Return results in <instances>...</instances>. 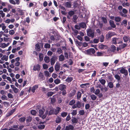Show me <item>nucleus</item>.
Returning <instances> with one entry per match:
<instances>
[{"label":"nucleus","mask_w":130,"mask_h":130,"mask_svg":"<svg viewBox=\"0 0 130 130\" xmlns=\"http://www.w3.org/2000/svg\"><path fill=\"white\" fill-rule=\"evenodd\" d=\"M86 31L87 34L88 36L92 38H93L94 37V31L93 29L91 28H89L87 29Z\"/></svg>","instance_id":"nucleus-1"},{"label":"nucleus","mask_w":130,"mask_h":130,"mask_svg":"<svg viewBox=\"0 0 130 130\" xmlns=\"http://www.w3.org/2000/svg\"><path fill=\"white\" fill-rule=\"evenodd\" d=\"M44 109L43 108H42L41 109L39 110V113L40 116L43 119L45 118L48 113V111L46 110L45 113L44 114Z\"/></svg>","instance_id":"nucleus-2"},{"label":"nucleus","mask_w":130,"mask_h":130,"mask_svg":"<svg viewBox=\"0 0 130 130\" xmlns=\"http://www.w3.org/2000/svg\"><path fill=\"white\" fill-rule=\"evenodd\" d=\"M83 53L86 54L90 55L94 54L95 51L93 48H91L87 50H85L83 51Z\"/></svg>","instance_id":"nucleus-3"},{"label":"nucleus","mask_w":130,"mask_h":130,"mask_svg":"<svg viewBox=\"0 0 130 130\" xmlns=\"http://www.w3.org/2000/svg\"><path fill=\"white\" fill-rule=\"evenodd\" d=\"M8 56L4 55L0 59V63H3L5 61H7L8 60Z\"/></svg>","instance_id":"nucleus-4"},{"label":"nucleus","mask_w":130,"mask_h":130,"mask_svg":"<svg viewBox=\"0 0 130 130\" xmlns=\"http://www.w3.org/2000/svg\"><path fill=\"white\" fill-rule=\"evenodd\" d=\"M112 44H116L117 43H121L122 42L120 41V39L119 38H115L112 39Z\"/></svg>","instance_id":"nucleus-5"},{"label":"nucleus","mask_w":130,"mask_h":130,"mask_svg":"<svg viewBox=\"0 0 130 130\" xmlns=\"http://www.w3.org/2000/svg\"><path fill=\"white\" fill-rule=\"evenodd\" d=\"M57 58L56 56H53L52 58L51 59V63L52 65H53L55 62V61L57 59Z\"/></svg>","instance_id":"nucleus-6"},{"label":"nucleus","mask_w":130,"mask_h":130,"mask_svg":"<svg viewBox=\"0 0 130 130\" xmlns=\"http://www.w3.org/2000/svg\"><path fill=\"white\" fill-rule=\"evenodd\" d=\"M1 27L2 28V30L4 31V32L8 33V29L6 28V26L4 23H2V25Z\"/></svg>","instance_id":"nucleus-7"},{"label":"nucleus","mask_w":130,"mask_h":130,"mask_svg":"<svg viewBox=\"0 0 130 130\" xmlns=\"http://www.w3.org/2000/svg\"><path fill=\"white\" fill-rule=\"evenodd\" d=\"M120 71L121 73L124 74L125 76H126L128 74L127 70L124 68H122L120 69Z\"/></svg>","instance_id":"nucleus-8"},{"label":"nucleus","mask_w":130,"mask_h":130,"mask_svg":"<svg viewBox=\"0 0 130 130\" xmlns=\"http://www.w3.org/2000/svg\"><path fill=\"white\" fill-rule=\"evenodd\" d=\"M38 77L40 81H42L44 80L45 79V77L44 76L43 74L40 72L39 73L38 75Z\"/></svg>","instance_id":"nucleus-9"},{"label":"nucleus","mask_w":130,"mask_h":130,"mask_svg":"<svg viewBox=\"0 0 130 130\" xmlns=\"http://www.w3.org/2000/svg\"><path fill=\"white\" fill-rule=\"evenodd\" d=\"M66 85L63 84H60L59 86V88L61 91L63 90L66 88Z\"/></svg>","instance_id":"nucleus-10"},{"label":"nucleus","mask_w":130,"mask_h":130,"mask_svg":"<svg viewBox=\"0 0 130 130\" xmlns=\"http://www.w3.org/2000/svg\"><path fill=\"white\" fill-rule=\"evenodd\" d=\"M115 34V33L113 32H109L106 35V37L108 39L110 38L112 36L114 35Z\"/></svg>","instance_id":"nucleus-11"},{"label":"nucleus","mask_w":130,"mask_h":130,"mask_svg":"<svg viewBox=\"0 0 130 130\" xmlns=\"http://www.w3.org/2000/svg\"><path fill=\"white\" fill-rule=\"evenodd\" d=\"M38 85H36L33 86L31 90L33 93L35 92V90L38 89Z\"/></svg>","instance_id":"nucleus-12"},{"label":"nucleus","mask_w":130,"mask_h":130,"mask_svg":"<svg viewBox=\"0 0 130 130\" xmlns=\"http://www.w3.org/2000/svg\"><path fill=\"white\" fill-rule=\"evenodd\" d=\"M60 64L59 63H57L55 64V69L56 71H58L60 68Z\"/></svg>","instance_id":"nucleus-13"},{"label":"nucleus","mask_w":130,"mask_h":130,"mask_svg":"<svg viewBox=\"0 0 130 130\" xmlns=\"http://www.w3.org/2000/svg\"><path fill=\"white\" fill-rule=\"evenodd\" d=\"M74 127L71 125H69L66 126L65 130H72L73 129Z\"/></svg>","instance_id":"nucleus-14"},{"label":"nucleus","mask_w":130,"mask_h":130,"mask_svg":"<svg viewBox=\"0 0 130 130\" xmlns=\"http://www.w3.org/2000/svg\"><path fill=\"white\" fill-rule=\"evenodd\" d=\"M64 5L67 7L70 8L71 6V3L69 2H66L64 4Z\"/></svg>","instance_id":"nucleus-15"},{"label":"nucleus","mask_w":130,"mask_h":130,"mask_svg":"<svg viewBox=\"0 0 130 130\" xmlns=\"http://www.w3.org/2000/svg\"><path fill=\"white\" fill-rule=\"evenodd\" d=\"M40 65L38 64H37L35 65L34 66L33 70L35 71H38L40 70Z\"/></svg>","instance_id":"nucleus-16"},{"label":"nucleus","mask_w":130,"mask_h":130,"mask_svg":"<svg viewBox=\"0 0 130 130\" xmlns=\"http://www.w3.org/2000/svg\"><path fill=\"white\" fill-rule=\"evenodd\" d=\"M10 43L8 42L7 43H2V48H5L7 47L9 44Z\"/></svg>","instance_id":"nucleus-17"},{"label":"nucleus","mask_w":130,"mask_h":130,"mask_svg":"<svg viewBox=\"0 0 130 130\" xmlns=\"http://www.w3.org/2000/svg\"><path fill=\"white\" fill-rule=\"evenodd\" d=\"M99 47L101 49H104L107 48V46L106 45L101 44L99 45Z\"/></svg>","instance_id":"nucleus-18"},{"label":"nucleus","mask_w":130,"mask_h":130,"mask_svg":"<svg viewBox=\"0 0 130 130\" xmlns=\"http://www.w3.org/2000/svg\"><path fill=\"white\" fill-rule=\"evenodd\" d=\"M64 59V56L62 54H61L59 56V60L60 61H62Z\"/></svg>","instance_id":"nucleus-19"},{"label":"nucleus","mask_w":130,"mask_h":130,"mask_svg":"<svg viewBox=\"0 0 130 130\" xmlns=\"http://www.w3.org/2000/svg\"><path fill=\"white\" fill-rule=\"evenodd\" d=\"M60 107H57L55 110H54V114L55 115L57 114L60 111Z\"/></svg>","instance_id":"nucleus-20"},{"label":"nucleus","mask_w":130,"mask_h":130,"mask_svg":"<svg viewBox=\"0 0 130 130\" xmlns=\"http://www.w3.org/2000/svg\"><path fill=\"white\" fill-rule=\"evenodd\" d=\"M109 23L111 26L113 28H114L116 27V26L115 25L114 22L112 20H110L109 21Z\"/></svg>","instance_id":"nucleus-21"},{"label":"nucleus","mask_w":130,"mask_h":130,"mask_svg":"<svg viewBox=\"0 0 130 130\" xmlns=\"http://www.w3.org/2000/svg\"><path fill=\"white\" fill-rule=\"evenodd\" d=\"M9 130H19L17 125H15L13 126V128H10Z\"/></svg>","instance_id":"nucleus-22"},{"label":"nucleus","mask_w":130,"mask_h":130,"mask_svg":"<svg viewBox=\"0 0 130 130\" xmlns=\"http://www.w3.org/2000/svg\"><path fill=\"white\" fill-rule=\"evenodd\" d=\"M115 20L116 22H119L121 20V18L119 17H115Z\"/></svg>","instance_id":"nucleus-23"},{"label":"nucleus","mask_w":130,"mask_h":130,"mask_svg":"<svg viewBox=\"0 0 130 130\" xmlns=\"http://www.w3.org/2000/svg\"><path fill=\"white\" fill-rule=\"evenodd\" d=\"M79 25L80 27H81L83 28H85L86 26V25L85 23H80L79 24Z\"/></svg>","instance_id":"nucleus-24"},{"label":"nucleus","mask_w":130,"mask_h":130,"mask_svg":"<svg viewBox=\"0 0 130 130\" xmlns=\"http://www.w3.org/2000/svg\"><path fill=\"white\" fill-rule=\"evenodd\" d=\"M44 60L45 62L46 63H48L50 61V59L48 57H44Z\"/></svg>","instance_id":"nucleus-25"},{"label":"nucleus","mask_w":130,"mask_h":130,"mask_svg":"<svg viewBox=\"0 0 130 130\" xmlns=\"http://www.w3.org/2000/svg\"><path fill=\"white\" fill-rule=\"evenodd\" d=\"M73 78L71 77H69L66 79V81L68 83L71 82L73 80Z\"/></svg>","instance_id":"nucleus-26"},{"label":"nucleus","mask_w":130,"mask_h":130,"mask_svg":"<svg viewBox=\"0 0 130 130\" xmlns=\"http://www.w3.org/2000/svg\"><path fill=\"white\" fill-rule=\"evenodd\" d=\"M54 82L56 84L58 85L60 83L61 81L60 79L57 78L54 80Z\"/></svg>","instance_id":"nucleus-27"},{"label":"nucleus","mask_w":130,"mask_h":130,"mask_svg":"<svg viewBox=\"0 0 130 130\" xmlns=\"http://www.w3.org/2000/svg\"><path fill=\"white\" fill-rule=\"evenodd\" d=\"M76 107L78 108H80L81 106V103L79 101L76 102Z\"/></svg>","instance_id":"nucleus-28"},{"label":"nucleus","mask_w":130,"mask_h":130,"mask_svg":"<svg viewBox=\"0 0 130 130\" xmlns=\"http://www.w3.org/2000/svg\"><path fill=\"white\" fill-rule=\"evenodd\" d=\"M111 51L113 52H114L116 50V47L113 45H112L111 46Z\"/></svg>","instance_id":"nucleus-29"},{"label":"nucleus","mask_w":130,"mask_h":130,"mask_svg":"<svg viewBox=\"0 0 130 130\" xmlns=\"http://www.w3.org/2000/svg\"><path fill=\"white\" fill-rule=\"evenodd\" d=\"M71 120L73 123H76L78 121L77 119L75 117L73 118Z\"/></svg>","instance_id":"nucleus-30"},{"label":"nucleus","mask_w":130,"mask_h":130,"mask_svg":"<svg viewBox=\"0 0 130 130\" xmlns=\"http://www.w3.org/2000/svg\"><path fill=\"white\" fill-rule=\"evenodd\" d=\"M127 21L126 20H123L122 24L124 26H126L127 24Z\"/></svg>","instance_id":"nucleus-31"},{"label":"nucleus","mask_w":130,"mask_h":130,"mask_svg":"<svg viewBox=\"0 0 130 130\" xmlns=\"http://www.w3.org/2000/svg\"><path fill=\"white\" fill-rule=\"evenodd\" d=\"M100 82L103 85H104L105 83V80L104 79H100L99 80Z\"/></svg>","instance_id":"nucleus-32"},{"label":"nucleus","mask_w":130,"mask_h":130,"mask_svg":"<svg viewBox=\"0 0 130 130\" xmlns=\"http://www.w3.org/2000/svg\"><path fill=\"white\" fill-rule=\"evenodd\" d=\"M108 85L110 88H112L113 86V83L111 82H109L108 83Z\"/></svg>","instance_id":"nucleus-33"},{"label":"nucleus","mask_w":130,"mask_h":130,"mask_svg":"<svg viewBox=\"0 0 130 130\" xmlns=\"http://www.w3.org/2000/svg\"><path fill=\"white\" fill-rule=\"evenodd\" d=\"M35 48L37 51H40V50L39 45L38 44H37L35 45Z\"/></svg>","instance_id":"nucleus-34"},{"label":"nucleus","mask_w":130,"mask_h":130,"mask_svg":"<svg viewBox=\"0 0 130 130\" xmlns=\"http://www.w3.org/2000/svg\"><path fill=\"white\" fill-rule=\"evenodd\" d=\"M90 98L92 100H95L96 98V96L94 94H92L90 96Z\"/></svg>","instance_id":"nucleus-35"},{"label":"nucleus","mask_w":130,"mask_h":130,"mask_svg":"<svg viewBox=\"0 0 130 130\" xmlns=\"http://www.w3.org/2000/svg\"><path fill=\"white\" fill-rule=\"evenodd\" d=\"M45 127V125L42 124H40L38 126V127L39 129H44Z\"/></svg>","instance_id":"nucleus-36"},{"label":"nucleus","mask_w":130,"mask_h":130,"mask_svg":"<svg viewBox=\"0 0 130 130\" xmlns=\"http://www.w3.org/2000/svg\"><path fill=\"white\" fill-rule=\"evenodd\" d=\"M61 121V118L59 117H57L56 119V123H59Z\"/></svg>","instance_id":"nucleus-37"},{"label":"nucleus","mask_w":130,"mask_h":130,"mask_svg":"<svg viewBox=\"0 0 130 130\" xmlns=\"http://www.w3.org/2000/svg\"><path fill=\"white\" fill-rule=\"evenodd\" d=\"M15 110L14 109H13L10 111L7 114V115L8 116H9L11 115L12 114L13 112Z\"/></svg>","instance_id":"nucleus-38"},{"label":"nucleus","mask_w":130,"mask_h":130,"mask_svg":"<svg viewBox=\"0 0 130 130\" xmlns=\"http://www.w3.org/2000/svg\"><path fill=\"white\" fill-rule=\"evenodd\" d=\"M81 96V93L80 92H78L77 94V98L78 99H79L80 98Z\"/></svg>","instance_id":"nucleus-39"},{"label":"nucleus","mask_w":130,"mask_h":130,"mask_svg":"<svg viewBox=\"0 0 130 130\" xmlns=\"http://www.w3.org/2000/svg\"><path fill=\"white\" fill-rule=\"evenodd\" d=\"M1 99L3 100H7V97L6 95H3L2 96Z\"/></svg>","instance_id":"nucleus-40"},{"label":"nucleus","mask_w":130,"mask_h":130,"mask_svg":"<svg viewBox=\"0 0 130 130\" xmlns=\"http://www.w3.org/2000/svg\"><path fill=\"white\" fill-rule=\"evenodd\" d=\"M44 74L45 75L46 77H49L50 76L49 72L47 71H45Z\"/></svg>","instance_id":"nucleus-41"},{"label":"nucleus","mask_w":130,"mask_h":130,"mask_svg":"<svg viewBox=\"0 0 130 130\" xmlns=\"http://www.w3.org/2000/svg\"><path fill=\"white\" fill-rule=\"evenodd\" d=\"M67 115V113L65 112H62L61 114V116L63 117H66Z\"/></svg>","instance_id":"nucleus-42"},{"label":"nucleus","mask_w":130,"mask_h":130,"mask_svg":"<svg viewBox=\"0 0 130 130\" xmlns=\"http://www.w3.org/2000/svg\"><path fill=\"white\" fill-rule=\"evenodd\" d=\"M25 118L24 117H23L19 119V121L21 122H23L25 121Z\"/></svg>","instance_id":"nucleus-43"},{"label":"nucleus","mask_w":130,"mask_h":130,"mask_svg":"<svg viewBox=\"0 0 130 130\" xmlns=\"http://www.w3.org/2000/svg\"><path fill=\"white\" fill-rule=\"evenodd\" d=\"M54 94V93L52 92H48L47 94V96H51Z\"/></svg>","instance_id":"nucleus-44"},{"label":"nucleus","mask_w":130,"mask_h":130,"mask_svg":"<svg viewBox=\"0 0 130 130\" xmlns=\"http://www.w3.org/2000/svg\"><path fill=\"white\" fill-rule=\"evenodd\" d=\"M75 101L74 100H72L70 101L69 103V104L70 105H73L74 103H75Z\"/></svg>","instance_id":"nucleus-45"},{"label":"nucleus","mask_w":130,"mask_h":130,"mask_svg":"<svg viewBox=\"0 0 130 130\" xmlns=\"http://www.w3.org/2000/svg\"><path fill=\"white\" fill-rule=\"evenodd\" d=\"M43 55L42 54H40L39 55V58L40 61H41L43 60Z\"/></svg>","instance_id":"nucleus-46"},{"label":"nucleus","mask_w":130,"mask_h":130,"mask_svg":"<svg viewBox=\"0 0 130 130\" xmlns=\"http://www.w3.org/2000/svg\"><path fill=\"white\" fill-rule=\"evenodd\" d=\"M115 78L118 80H119L120 79V76L118 74H116L115 76Z\"/></svg>","instance_id":"nucleus-47"},{"label":"nucleus","mask_w":130,"mask_h":130,"mask_svg":"<svg viewBox=\"0 0 130 130\" xmlns=\"http://www.w3.org/2000/svg\"><path fill=\"white\" fill-rule=\"evenodd\" d=\"M129 38L126 36H124L123 37V40L124 42H126L128 41V40Z\"/></svg>","instance_id":"nucleus-48"},{"label":"nucleus","mask_w":130,"mask_h":130,"mask_svg":"<svg viewBox=\"0 0 130 130\" xmlns=\"http://www.w3.org/2000/svg\"><path fill=\"white\" fill-rule=\"evenodd\" d=\"M54 109H51L49 111V115H51L52 114H54Z\"/></svg>","instance_id":"nucleus-49"},{"label":"nucleus","mask_w":130,"mask_h":130,"mask_svg":"<svg viewBox=\"0 0 130 130\" xmlns=\"http://www.w3.org/2000/svg\"><path fill=\"white\" fill-rule=\"evenodd\" d=\"M77 113V111L76 110H73L71 113V114L73 116L76 115Z\"/></svg>","instance_id":"nucleus-50"},{"label":"nucleus","mask_w":130,"mask_h":130,"mask_svg":"<svg viewBox=\"0 0 130 130\" xmlns=\"http://www.w3.org/2000/svg\"><path fill=\"white\" fill-rule=\"evenodd\" d=\"M79 114L81 115H83L85 113V111L84 110H80L79 111Z\"/></svg>","instance_id":"nucleus-51"},{"label":"nucleus","mask_w":130,"mask_h":130,"mask_svg":"<svg viewBox=\"0 0 130 130\" xmlns=\"http://www.w3.org/2000/svg\"><path fill=\"white\" fill-rule=\"evenodd\" d=\"M15 33V32L13 30H11L9 31V34L11 35H13Z\"/></svg>","instance_id":"nucleus-52"},{"label":"nucleus","mask_w":130,"mask_h":130,"mask_svg":"<svg viewBox=\"0 0 130 130\" xmlns=\"http://www.w3.org/2000/svg\"><path fill=\"white\" fill-rule=\"evenodd\" d=\"M104 52H98L97 53V56H102L103 55Z\"/></svg>","instance_id":"nucleus-53"},{"label":"nucleus","mask_w":130,"mask_h":130,"mask_svg":"<svg viewBox=\"0 0 130 130\" xmlns=\"http://www.w3.org/2000/svg\"><path fill=\"white\" fill-rule=\"evenodd\" d=\"M76 44L77 45L79 46H80L82 45V43L81 42H79L77 40H76Z\"/></svg>","instance_id":"nucleus-54"},{"label":"nucleus","mask_w":130,"mask_h":130,"mask_svg":"<svg viewBox=\"0 0 130 130\" xmlns=\"http://www.w3.org/2000/svg\"><path fill=\"white\" fill-rule=\"evenodd\" d=\"M44 47L46 48H49L50 47V45L46 43L45 44Z\"/></svg>","instance_id":"nucleus-55"},{"label":"nucleus","mask_w":130,"mask_h":130,"mask_svg":"<svg viewBox=\"0 0 130 130\" xmlns=\"http://www.w3.org/2000/svg\"><path fill=\"white\" fill-rule=\"evenodd\" d=\"M36 111L34 110H32L31 111V114L33 115H35L36 113Z\"/></svg>","instance_id":"nucleus-56"},{"label":"nucleus","mask_w":130,"mask_h":130,"mask_svg":"<svg viewBox=\"0 0 130 130\" xmlns=\"http://www.w3.org/2000/svg\"><path fill=\"white\" fill-rule=\"evenodd\" d=\"M0 14L1 15V17L2 18H3L5 16V14L3 13L2 10H0Z\"/></svg>","instance_id":"nucleus-57"},{"label":"nucleus","mask_w":130,"mask_h":130,"mask_svg":"<svg viewBox=\"0 0 130 130\" xmlns=\"http://www.w3.org/2000/svg\"><path fill=\"white\" fill-rule=\"evenodd\" d=\"M7 79L10 82V83H11L13 84L12 81L11 80V78L9 77H6Z\"/></svg>","instance_id":"nucleus-58"},{"label":"nucleus","mask_w":130,"mask_h":130,"mask_svg":"<svg viewBox=\"0 0 130 130\" xmlns=\"http://www.w3.org/2000/svg\"><path fill=\"white\" fill-rule=\"evenodd\" d=\"M57 52L58 54H60L62 53V51L60 48H58L57 51Z\"/></svg>","instance_id":"nucleus-59"},{"label":"nucleus","mask_w":130,"mask_h":130,"mask_svg":"<svg viewBox=\"0 0 130 130\" xmlns=\"http://www.w3.org/2000/svg\"><path fill=\"white\" fill-rule=\"evenodd\" d=\"M13 90L14 92L15 93H18L19 91V89L16 88V87H15L13 89Z\"/></svg>","instance_id":"nucleus-60"},{"label":"nucleus","mask_w":130,"mask_h":130,"mask_svg":"<svg viewBox=\"0 0 130 130\" xmlns=\"http://www.w3.org/2000/svg\"><path fill=\"white\" fill-rule=\"evenodd\" d=\"M49 71L51 73L54 70V68L53 67H51L48 69Z\"/></svg>","instance_id":"nucleus-61"},{"label":"nucleus","mask_w":130,"mask_h":130,"mask_svg":"<svg viewBox=\"0 0 130 130\" xmlns=\"http://www.w3.org/2000/svg\"><path fill=\"white\" fill-rule=\"evenodd\" d=\"M13 48L12 49V52L13 53H15V52L16 51H17L16 50V49L15 48V46H13Z\"/></svg>","instance_id":"nucleus-62"},{"label":"nucleus","mask_w":130,"mask_h":130,"mask_svg":"<svg viewBox=\"0 0 130 130\" xmlns=\"http://www.w3.org/2000/svg\"><path fill=\"white\" fill-rule=\"evenodd\" d=\"M73 31L74 35H76L78 33V31L76 30H74Z\"/></svg>","instance_id":"nucleus-63"},{"label":"nucleus","mask_w":130,"mask_h":130,"mask_svg":"<svg viewBox=\"0 0 130 130\" xmlns=\"http://www.w3.org/2000/svg\"><path fill=\"white\" fill-rule=\"evenodd\" d=\"M8 97L9 98L12 99L13 98V96L11 94L9 93L7 95Z\"/></svg>","instance_id":"nucleus-64"}]
</instances>
